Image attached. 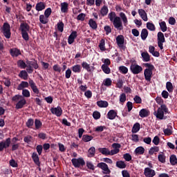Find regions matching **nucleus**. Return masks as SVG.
<instances>
[{
    "label": "nucleus",
    "instance_id": "f257e3e1",
    "mask_svg": "<svg viewBox=\"0 0 177 177\" xmlns=\"http://www.w3.org/2000/svg\"><path fill=\"white\" fill-rule=\"evenodd\" d=\"M108 19H109L110 21L113 22V26L116 30L121 31L124 30L123 23L118 16H116L115 12H111L108 15Z\"/></svg>",
    "mask_w": 177,
    "mask_h": 177
},
{
    "label": "nucleus",
    "instance_id": "f03ea898",
    "mask_svg": "<svg viewBox=\"0 0 177 177\" xmlns=\"http://www.w3.org/2000/svg\"><path fill=\"white\" fill-rule=\"evenodd\" d=\"M144 66L147 67V68L144 70V75L145 80L148 82H151V77L153 76V70H154L155 67L151 63H145Z\"/></svg>",
    "mask_w": 177,
    "mask_h": 177
},
{
    "label": "nucleus",
    "instance_id": "7ed1b4c3",
    "mask_svg": "<svg viewBox=\"0 0 177 177\" xmlns=\"http://www.w3.org/2000/svg\"><path fill=\"white\" fill-rule=\"evenodd\" d=\"M165 113H169V109L167 106H166V104H164V103H162L160 105V107L158 108L157 111H155L153 112V114L157 118H159V120H163Z\"/></svg>",
    "mask_w": 177,
    "mask_h": 177
},
{
    "label": "nucleus",
    "instance_id": "20e7f679",
    "mask_svg": "<svg viewBox=\"0 0 177 177\" xmlns=\"http://www.w3.org/2000/svg\"><path fill=\"white\" fill-rule=\"evenodd\" d=\"M73 165L76 168H80V167H84L85 165L86 162L84 160L83 157H79L78 158H72L71 160Z\"/></svg>",
    "mask_w": 177,
    "mask_h": 177
},
{
    "label": "nucleus",
    "instance_id": "39448f33",
    "mask_svg": "<svg viewBox=\"0 0 177 177\" xmlns=\"http://www.w3.org/2000/svg\"><path fill=\"white\" fill-rule=\"evenodd\" d=\"M158 46L160 50L164 48L163 44L166 42L165 35L162 32L160 31L157 34Z\"/></svg>",
    "mask_w": 177,
    "mask_h": 177
},
{
    "label": "nucleus",
    "instance_id": "423d86ee",
    "mask_svg": "<svg viewBox=\"0 0 177 177\" xmlns=\"http://www.w3.org/2000/svg\"><path fill=\"white\" fill-rule=\"evenodd\" d=\"M130 70L133 74H140L142 73L143 68L142 66H139V64H136V63H131L130 66Z\"/></svg>",
    "mask_w": 177,
    "mask_h": 177
},
{
    "label": "nucleus",
    "instance_id": "0eeeda50",
    "mask_svg": "<svg viewBox=\"0 0 177 177\" xmlns=\"http://www.w3.org/2000/svg\"><path fill=\"white\" fill-rule=\"evenodd\" d=\"M98 168H101L104 171V174H111V170L110 169L108 164L106 163V161L98 162L97 164Z\"/></svg>",
    "mask_w": 177,
    "mask_h": 177
},
{
    "label": "nucleus",
    "instance_id": "6e6552de",
    "mask_svg": "<svg viewBox=\"0 0 177 177\" xmlns=\"http://www.w3.org/2000/svg\"><path fill=\"white\" fill-rule=\"evenodd\" d=\"M11 145V138H7L6 140L0 142V151H3L4 149L10 147Z\"/></svg>",
    "mask_w": 177,
    "mask_h": 177
},
{
    "label": "nucleus",
    "instance_id": "1a4fd4ad",
    "mask_svg": "<svg viewBox=\"0 0 177 177\" xmlns=\"http://www.w3.org/2000/svg\"><path fill=\"white\" fill-rule=\"evenodd\" d=\"M124 42H125V38L124 35H118V37H116V43H117V45L119 46V48L124 49Z\"/></svg>",
    "mask_w": 177,
    "mask_h": 177
},
{
    "label": "nucleus",
    "instance_id": "9d476101",
    "mask_svg": "<svg viewBox=\"0 0 177 177\" xmlns=\"http://www.w3.org/2000/svg\"><path fill=\"white\" fill-rule=\"evenodd\" d=\"M50 112L52 114H55L57 117H61L63 110L61 107V106H57V107H51Z\"/></svg>",
    "mask_w": 177,
    "mask_h": 177
},
{
    "label": "nucleus",
    "instance_id": "9b49d317",
    "mask_svg": "<svg viewBox=\"0 0 177 177\" xmlns=\"http://www.w3.org/2000/svg\"><path fill=\"white\" fill-rule=\"evenodd\" d=\"M26 103H27V100H26L25 97H24L21 95V97L19 99L17 103H16L15 104V109H17V110L19 109H23V107H24Z\"/></svg>",
    "mask_w": 177,
    "mask_h": 177
},
{
    "label": "nucleus",
    "instance_id": "f8f14e48",
    "mask_svg": "<svg viewBox=\"0 0 177 177\" xmlns=\"http://www.w3.org/2000/svg\"><path fill=\"white\" fill-rule=\"evenodd\" d=\"M144 174L147 177H153L156 175V171L150 167H146L144 169Z\"/></svg>",
    "mask_w": 177,
    "mask_h": 177
},
{
    "label": "nucleus",
    "instance_id": "ddd939ff",
    "mask_svg": "<svg viewBox=\"0 0 177 177\" xmlns=\"http://www.w3.org/2000/svg\"><path fill=\"white\" fill-rule=\"evenodd\" d=\"M29 85L32 90L33 93L36 94L37 96H39V89H38L35 82L33 81V80H30L29 81Z\"/></svg>",
    "mask_w": 177,
    "mask_h": 177
},
{
    "label": "nucleus",
    "instance_id": "4468645a",
    "mask_svg": "<svg viewBox=\"0 0 177 177\" xmlns=\"http://www.w3.org/2000/svg\"><path fill=\"white\" fill-rule=\"evenodd\" d=\"M138 15L144 21H147L149 20L147 13H146V11L144 9H138Z\"/></svg>",
    "mask_w": 177,
    "mask_h": 177
},
{
    "label": "nucleus",
    "instance_id": "2eb2a0df",
    "mask_svg": "<svg viewBox=\"0 0 177 177\" xmlns=\"http://www.w3.org/2000/svg\"><path fill=\"white\" fill-rule=\"evenodd\" d=\"M20 30L21 31V35L24 36V34L26 30H30V26L28 23H21L20 24Z\"/></svg>",
    "mask_w": 177,
    "mask_h": 177
},
{
    "label": "nucleus",
    "instance_id": "dca6fc26",
    "mask_svg": "<svg viewBox=\"0 0 177 177\" xmlns=\"http://www.w3.org/2000/svg\"><path fill=\"white\" fill-rule=\"evenodd\" d=\"M139 115L142 118L149 117V115H150V111L147 110V109H141V110L139 111Z\"/></svg>",
    "mask_w": 177,
    "mask_h": 177
},
{
    "label": "nucleus",
    "instance_id": "f3484780",
    "mask_svg": "<svg viewBox=\"0 0 177 177\" xmlns=\"http://www.w3.org/2000/svg\"><path fill=\"white\" fill-rule=\"evenodd\" d=\"M10 53L11 56H12L13 57L15 56L18 57L20 55H21V52L20 49H18L17 48H12V49H10Z\"/></svg>",
    "mask_w": 177,
    "mask_h": 177
},
{
    "label": "nucleus",
    "instance_id": "a211bd4d",
    "mask_svg": "<svg viewBox=\"0 0 177 177\" xmlns=\"http://www.w3.org/2000/svg\"><path fill=\"white\" fill-rule=\"evenodd\" d=\"M32 159L33 160L34 162L37 164V165L39 166L41 165V161H39V156H38V153L37 151H34L32 153Z\"/></svg>",
    "mask_w": 177,
    "mask_h": 177
},
{
    "label": "nucleus",
    "instance_id": "6ab92c4d",
    "mask_svg": "<svg viewBox=\"0 0 177 177\" xmlns=\"http://www.w3.org/2000/svg\"><path fill=\"white\" fill-rule=\"evenodd\" d=\"M118 113L115 110H109L107 113V118L109 120H114L117 117Z\"/></svg>",
    "mask_w": 177,
    "mask_h": 177
},
{
    "label": "nucleus",
    "instance_id": "aec40b11",
    "mask_svg": "<svg viewBox=\"0 0 177 177\" xmlns=\"http://www.w3.org/2000/svg\"><path fill=\"white\" fill-rule=\"evenodd\" d=\"M45 8H46V5L44 2H39L35 6V9L37 12L44 10Z\"/></svg>",
    "mask_w": 177,
    "mask_h": 177
},
{
    "label": "nucleus",
    "instance_id": "412c9836",
    "mask_svg": "<svg viewBox=\"0 0 177 177\" xmlns=\"http://www.w3.org/2000/svg\"><path fill=\"white\" fill-rule=\"evenodd\" d=\"M29 84L27 81H21V82L18 85L17 89L19 91H24V88H28Z\"/></svg>",
    "mask_w": 177,
    "mask_h": 177
},
{
    "label": "nucleus",
    "instance_id": "4be33fe9",
    "mask_svg": "<svg viewBox=\"0 0 177 177\" xmlns=\"http://www.w3.org/2000/svg\"><path fill=\"white\" fill-rule=\"evenodd\" d=\"M120 19L122 21L124 26H127L129 21L125 13L121 12L120 13Z\"/></svg>",
    "mask_w": 177,
    "mask_h": 177
},
{
    "label": "nucleus",
    "instance_id": "5701e85b",
    "mask_svg": "<svg viewBox=\"0 0 177 177\" xmlns=\"http://www.w3.org/2000/svg\"><path fill=\"white\" fill-rule=\"evenodd\" d=\"M141 57H142V61L147 63L151 60L150 55L148 52H142Z\"/></svg>",
    "mask_w": 177,
    "mask_h": 177
},
{
    "label": "nucleus",
    "instance_id": "b1692460",
    "mask_svg": "<svg viewBox=\"0 0 177 177\" xmlns=\"http://www.w3.org/2000/svg\"><path fill=\"white\" fill-rule=\"evenodd\" d=\"M163 132H164L165 135H167V136L172 135L173 127H172L171 124H169L168 128L163 129Z\"/></svg>",
    "mask_w": 177,
    "mask_h": 177
},
{
    "label": "nucleus",
    "instance_id": "393cba45",
    "mask_svg": "<svg viewBox=\"0 0 177 177\" xmlns=\"http://www.w3.org/2000/svg\"><path fill=\"white\" fill-rule=\"evenodd\" d=\"M100 50H102V52H104L106 50V41L104 38L100 41L99 45H98Z\"/></svg>",
    "mask_w": 177,
    "mask_h": 177
},
{
    "label": "nucleus",
    "instance_id": "a878e982",
    "mask_svg": "<svg viewBox=\"0 0 177 177\" xmlns=\"http://www.w3.org/2000/svg\"><path fill=\"white\" fill-rule=\"evenodd\" d=\"M88 26L93 28V30H97L98 27L97 23H96L93 19H90V20H88Z\"/></svg>",
    "mask_w": 177,
    "mask_h": 177
},
{
    "label": "nucleus",
    "instance_id": "bb28decb",
    "mask_svg": "<svg viewBox=\"0 0 177 177\" xmlns=\"http://www.w3.org/2000/svg\"><path fill=\"white\" fill-rule=\"evenodd\" d=\"M140 129V122H136L133 125L131 132H132V133H136L137 132H139Z\"/></svg>",
    "mask_w": 177,
    "mask_h": 177
},
{
    "label": "nucleus",
    "instance_id": "cd10ccee",
    "mask_svg": "<svg viewBox=\"0 0 177 177\" xmlns=\"http://www.w3.org/2000/svg\"><path fill=\"white\" fill-rule=\"evenodd\" d=\"M149 35V31L147 28H142L141 31V39L145 41Z\"/></svg>",
    "mask_w": 177,
    "mask_h": 177
},
{
    "label": "nucleus",
    "instance_id": "c85d7f7f",
    "mask_svg": "<svg viewBox=\"0 0 177 177\" xmlns=\"http://www.w3.org/2000/svg\"><path fill=\"white\" fill-rule=\"evenodd\" d=\"M68 10V3L67 2H63L61 3V12L62 13H67Z\"/></svg>",
    "mask_w": 177,
    "mask_h": 177
},
{
    "label": "nucleus",
    "instance_id": "c756f323",
    "mask_svg": "<svg viewBox=\"0 0 177 177\" xmlns=\"http://www.w3.org/2000/svg\"><path fill=\"white\" fill-rule=\"evenodd\" d=\"M98 151L100 153L104 154L105 156L110 155V150L107 147H99Z\"/></svg>",
    "mask_w": 177,
    "mask_h": 177
},
{
    "label": "nucleus",
    "instance_id": "7c9ffc66",
    "mask_svg": "<svg viewBox=\"0 0 177 177\" xmlns=\"http://www.w3.org/2000/svg\"><path fill=\"white\" fill-rule=\"evenodd\" d=\"M100 13L103 17H104V16H106V15H108L109 13L108 6H106V5H104V6H102V8L100 10Z\"/></svg>",
    "mask_w": 177,
    "mask_h": 177
},
{
    "label": "nucleus",
    "instance_id": "2f4dec72",
    "mask_svg": "<svg viewBox=\"0 0 177 177\" xmlns=\"http://www.w3.org/2000/svg\"><path fill=\"white\" fill-rule=\"evenodd\" d=\"M26 71L29 73V74H31L34 71V68L32 67L31 61L27 60L26 62Z\"/></svg>",
    "mask_w": 177,
    "mask_h": 177
},
{
    "label": "nucleus",
    "instance_id": "473e14b6",
    "mask_svg": "<svg viewBox=\"0 0 177 177\" xmlns=\"http://www.w3.org/2000/svg\"><path fill=\"white\" fill-rule=\"evenodd\" d=\"M97 105L99 107H108L109 102H107L106 100H98L97 102Z\"/></svg>",
    "mask_w": 177,
    "mask_h": 177
},
{
    "label": "nucleus",
    "instance_id": "72a5a7b5",
    "mask_svg": "<svg viewBox=\"0 0 177 177\" xmlns=\"http://www.w3.org/2000/svg\"><path fill=\"white\" fill-rule=\"evenodd\" d=\"M19 77L20 78H22L23 80H28V73L26 70H21L19 74Z\"/></svg>",
    "mask_w": 177,
    "mask_h": 177
},
{
    "label": "nucleus",
    "instance_id": "f704fd0d",
    "mask_svg": "<svg viewBox=\"0 0 177 177\" xmlns=\"http://www.w3.org/2000/svg\"><path fill=\"white\" fill-rule=\"evenodd\" d=\"M145 151V149L143 147V146H138L136 147V149H135L136 154H144Z\"/></svg>",
    "mask_w": 177,
    "mask_h": 177
},
{
    "label": "nucleus",
    "instance_id": "c9c22d12",
    "mask_svg": "<svg viewBox=\"0 0 177 177\" xmlns=\"http://www.w3.org/2000/svg\"><path fill=\"white\" fill-rule=\"evenodd\" d=\"M96 153V149L94 146H91V147H90L88 149V157H94L95 154Z\"/></svg>",
    "mask_w": 177,
    "mask_h": 177
},
{
    "label": "nucleus",
    "instance_id": "e433bc0d",
    "mask_svg": "<svg viewBox=\"0 0 177 177\" xmlns=\"http://www.w3.org/2000/svg\"><path fill=\"white\" fill-rule=\"evenodd\" d=\"M166 88L168 91V93L169 92L170 93H172L174 89V85H173L172 82H171L170 81H168L166 83Z\"/></svg>",
    "mask_w": 177,
    "mask_h": 177
},
{
    "label": "nucleus",
    "instance_id": "4c0bfd02",
    "mask_svg": "<svg viewBox=\"0 0 177 177\" xmlns=\"http://www.w3.org/2000/svg\"><path fill=\"white\" fill-rule=\"evenodd\" d=\"M82 68V67L80 64H75V66H73L72 71L74 73H81Z\"/></svg>",
    "mask_w": 177,
    "mask_h": 177
},
{
    "label": "nucleus",
    "instance_id": "58836bf2",
    "mask_svg": "<svg viewBox=\"0 0 177 177\" xmlns=\"http://www.w3.org/2000/svg\"><path fill=\"white\" fill-rule=\"evenodd\" d=\"M102 71L105 73V74H110L111 73V68L108 66L106 63L102 65Z\"/></svg>",
    "mask_w": 177,
    "mask_h": 177
},
{
    "label": "nucleus",
    "instance_id": "ea45409f",
    "mask_svg": "<svg viewBox=\"0 0 177 177\" xmlns=\"http://www.w3.org/2000/svg\"><path fill=\"white\" fill-rule=\"evenodd\" d=\"M159 25H160V30L162 33L167 31V26L165 21H161L160 23H159Z\"/></svg>",
    "mask_w": 177,
    "mask_h": 177
},
{
    "label": "nucleus",
    "instance_id": "a19ab883",
    "mask_svg": "<svg viewBox=\"0 0 177 177\" xmlns=\"http://www.w3.org/2000/svg\"><path fill=\"white\" fill-rule=\"evenodd\" d=\"M159 151H160V147L158 146H153L149 149V153L152 155V154H154V153Z\"/></svg>",
    "mask_w": 177,
    "mask_h": 177
},
{
    "label": "nucleus",
    "instance_id": "79ce46f5",
    "mask_svg": "<svg viewBox=\"0 0 177 177\" xmlns=\"http://www.w3.org/2000/svg\"><path fill=\"white\" fill-rule=\"evenodd\" d=\"M92 139H93V136H92V135H83L82 138V140H83V142H90Z\"/></svg>",
    "mask_w": 177,
    "mask_h": 177
},
{
    "label": "nucleus",
    "instance_id": "37998d69",
    "mask_svg": "<svg viewBox=\"0 0 177 177\" xmlns=\"http://www.w3.org/2000/svg\"><path fill=\"white\" fill-rule=\"evenodd\" d=\"M116 167L118 168H126L127 164L124 161L120 160V161H116Z\"/></svg>",
    "mask_w": 177,
    "mask_h": 177
},
{
    "label": "nucleus",
    "instance_id": "c03bdc74",
    "mask_svg": "<svg viewBox=\"0 0 177 177\" xmlns=\"http://www.w3.org/2000/svg\"><path fill=\"white\" fill-rule=\"evenodd\" d=\"M35 129H39L42 127V122L41 120H39L38 118H35Z\"/></svg>",
    "mask_w": 177,
    "mask_h": 177
},
{
    "label": "nucleus",
    "instance_id": "a18cd8bd",
    "mask_svg": "<svg viewBox=\"0 0 177 177\" xmlns=\"http://www.w3.org/2000/svg\"><path fill=\"white\" fill-rule=\"evenodd\" d=\"M170 163L172 165H176V164H177V157L176 154H171V156H170Z\"/></svg>",
    "mask_w": 177,
    "mask_h": 177
},
{
    "label": "nucleus",
    "instance_id": "49530a36",
    "mask_svg": "<svg viewBox=\"0 0 177 177\" xmlns=\"http://www.w3.org/2000/svg\"><path fill=\"white\" fill-rule=\"evenodd\" d=\"M119 71L120 73H122V74H127L129 68L128 67H126V66H120Z\"/></svg>",
    "mask_w": 177,
    "mask_h": 177
},
{
    "label": "nucleus",
    "instance_id": "de8ad7c7",
    "mask_svg": "<svg viewBox=\"0 0 177 177\" xmlns=\"http://www.w3.org/2000/svg\"><path fill=\"white\" fill-rule=\"evenodd\" d=\"M39 21L41 24H47V23H48V19H46V16L44 15H40Z\"/></svg>",
    "mask_w": 177,
    "mask_h": 177
},
{
    "label": "nucleus",
    "instance_id": "09e8293b",
    "mask_svg": "<svg viewBox=\"0 0 177 177\" xmlns=\"http://www.w3.org/2000/svg\"><path fill=\"white\" fill-rule=\"evenodd\" d=\"M26 125L28 128H32L34 125V118H28V121L26 122Z\"/></svg>",
    "mask_w": 177,
    "mask_h": 177
},
{
    "label": "nucleus",
    "instance_id": "8fccbe9b",
    "mask_svg": "<svg viewBox=\"0 0 177 177\" xmlns=\"http://www.w3.org/2000/svg\"><path fill=\"white\" fill-rule=\"evenodd\" d=\"M147 28H148V30L150 31H156V26L153 24V23H147Z\"/></svg>",
    "mask_w": 177,
    "mask_h": 177
},
{
    "label": "nucleus",
    "instance_id": "3c124183",
    "mask_svg": "<svg viewBox=\"0 0 177 177\" xmlns=\"http://www.w3.org/2000/svg\"><path fill=\"white\" fill-rule=\"evenodd\" d=\"M158 160L160 161V162H166V156L165 154H164V153L158 154Z\"/></svg>",
    "mask_w": 177,
    "mask_h": 177
},
{
    "label": "nucleus",
    "instance_id": "603ef678",
    "mask_svg": "<svg viewBox=\"0 0 177 177\" xmlns=\"http://www.w3.org/2000/svg\"><path fill=\"white\" fill-rule=\"evenodd\" d=\"M4 37L7 38V39L11 38V28L10 24L8 26L7 31L5 32Z\"/></svg>",
    "mask_w": 177,
    "mask_h": 177
},
{
    "label": "nucleus",
    "instance_id": "864d4df0",
    "mask_svg": "<svg viewBox=\"0 0 177 177\" xmlns=\"http://www.w3.org/2000/svg\"><path fill=\"white\" fill-rule=\"evenodd\" d=\"M64 28V23H63V21H59V23H57L58 31H59L60 32H63Z\"/></svg>",
    "mask_w": 177,
    "mask_h": 177
},
{
    "label": "nucleus",
    "instance_id": "5fc2aeb1",
    "mask_svg": "<svg viewBox=\"0 0 177 177\" xmlns=\"http://www.w3.org/2000/svg\"><path fill=\"white\" fill-rule=\"evenodd\" d=\"M17 66L21 68H26V67H27V64L25 63L24 60H18Z\"/></svg>",
    "mask_w": 177,
    "mask_h": 177
},
{
    "label": "nucleus",
    "instance_id": "6e6d98bb",
    "mask_svg": "<svg viewBox=\"0 0 177 177\" xmlns=\"http://www.w3.org/2000/svg\"><path fill=\"white\" fill-rule=\"evenodd\" d=\"M82 66L83 67V68H85L87 71H91V66L86 62H83V63H82Z\"/></svg>",
    "mask_w": 177,
    "mask_h": 177
},
{
    "label": "nucleus",
    "instance_id": "4d7b16f0",
    "mask_svg": "<svg viewBox=\"0 0 177 177\" xmlns=\"http://www.w3.org/2000/svg\"><path fill=\"white\" fill-rule=\"evenodd\" d=\"M86 167H87V168H88V169H92L93 171L95 170V167L93 162H92V161H86Z\"/></svg>",
    "mask_w": 177,
    "mask_h": 177
},
{
    "label": "nucleus",
    "instance_id": "13d9d810",
    "mask_svg": "<svg viewBox=\"0 0 177 177\" xmlns=\"http://www.w3.org/2000/svg\"><path fill=\"white\" fill-rule=\"evenodd\" d=\"M52 13V9L50 8H48V9H46L44 11V16L46 17V19L48 20V17L50 16Z\"/></svg>",
    "mask_w": 177,
    "mask_h": 177
},
{
    "label": "nucleus",
    "instance_id": "bf43d9fd",
    "mask_svg": "<svg viewBox=\"0 0 177 177\" xmlns=\"http://www.w3.org/2000/svg\"><path fill=\"white\" fill-rule=\"evenodd\" d=\"M112 82L111 78H106L104 80V85H105V86H111L112 85Z\"/></svg>",
    "mask_w": 177,
    "mask_h": 177
},
{
    "label": "nucleus",
    "instance_id": "052dcab7",
    "mask_svg": "<svg viewBox=\"0 0 177 177\" xmlns=\"http://www.w3.org/2000/svg\"><path fill=\"white\" fill-rule=\"evenodd\" d=\"M93 117L95 120H99L101 117V113L97 111H93Z\"/></svg>",
    "mask_w": 177,
    "mask_h": 177
},
{
    "label": "nucleus",
    "instance_id": "680f3d73",
    "mask_svg": "<svg viewBox=\"0 0 177 177\" xmlns=\"http://www.w3.org/2000/svg\"><path fill=\"white\" fill-rule=\"evenodd\" d=\"M31 62V67L35 68V70H37V68H39V66L37 62V60H35V59H34L33 60L30 61Z\"/></svg>",
    "mask_w": 177,
    "mask_h": 177
},
{
    "label": "nucleus",
    "instance_id": "e2e57ef3",
    "mask_svg": "<svg viewBox=\"0 0 177 177\" xmlns=\"http://www.w3.org/2000/svg\"><path fill=\"white\" fill-rule=\"evenodd\" d=\"M104 30L106 32V35H109V34H111V32H112V28L110 26H105L104 27Z\"/></svg>",
    "mask_w": 177,
    "mask_h": 177
},
{
    "label": "nucleus",
    "instance_id": "0e129e2a",
    "mask_svg": "<svg viewBox=\"0 0 177 177\" xmlns=\"http://www.w3.org/2000/svg\"><path fill=\"white\" fill-rule=\"evenodd\" d=\"M123 158L124 160H126V161H131L132 160V156L130 154V153H125L123 155Z\"/></svg>",
    "mask_w": 177,
    "mask_h": 177
},
{
    "label": "nucleus",
    "instance_id": "69168bd1",
    "mask_svg": "<svg viewBox=\"0 0 177 177\" xmlns=\"http://www.w3.org/2000/svg\"><path fill=\"white\" fill-rule=\"evenodd\" d=\"M32 139V136L31 135H27L26 136H24V141L26 142V143H30L31 140Z\"/></svg>",
    "mask_w": 177,
    "mask_h": 177
},
{
    "label": "nucleus",
    "instance_id": "338daca9",
    "mask_svg": "<svg viewBox=\"0 0 177 177\" xmlns=\"http://www.w3.org/2000/svg\"><path fill=\"white\" fill-rule=\"evenodd\" d=\"M126 100H127L126 93H121V95H120V102L121 103H124Z\"/></svg>",
    "mask_w": 177,
    "mask_h": 177
},
{
    "label": "nucleus",
    "instance_id": "774afa93",
    "mask_svg": "<svg viewBox=\"0 0 177 177\" xmlns=\"http://www.w3.org/2000/svg\"><path fill=\"white\" fill-rule=\"evenodd\" d=\"M22 95L24 97H30V91H28V89H23Z\"/></svg>",
    "mask_w": 177,
    "mask_h": 177
}]
</instances>
